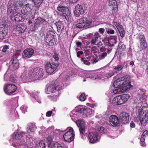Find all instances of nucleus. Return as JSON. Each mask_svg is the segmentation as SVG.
Wrapping results in <instances>:
<instances>
[{"label":"nucleus","mask_w":148,"mask_h":148,"mask_svg":"<svg viewBox=\"0 0 148 148\" xmlns=\"http://www.w3.org/2000/svg\"><path fill=\"white\" fill-rule=\"evenodd\" d=\"M139 117L137 118L140 121L141 125L145 126L148 121V106L142 107L139 111Z\"/></svg>","instance_id":"f257e3e1"},{"label":"nucleus","mask_w":148,"mask_h":148,"mask_svg":"<svg viewBox=\"0 0 148 148\" xmlns=\"http://www.w3.org/2000/svg\"><path fill=\"white\" fill-rule=\"evenodd\" d=\"M130 97L129 95L124 94L114 97L112 101V103L115 104L120 105L124 104Z\"/></svg>","instance_id":"f03ea898"},{"label":"nucleus","mask_w":148,"mask_h":148,"mask_svg":"<svg viewBox=\"0 0 148 148\" xmlns=\"http://www.w3.org/2000/svg\"><path fill=\"white\" fill-rule=\"evenodd\" d=\"M29 74L31 78H40L43 75L44 71L42 69L36 67L34 68L32 71H29Z\"/></svg>","instance_id":"7ed1b4c3"},{"label":"nucleus","mask_w":148,"mask_h":148,"mask_svg":"<svg viewBox=\"0 0 148 148\" xmlns=\"http://www.w3.org/2000/svg\"><path fill=\"white\" fill-rule=\"evenodd\" d=\"M75 136V134L73 129L71 127L63 135V137L66 142H71L74 140Z\"/></svg>","instance_id":"20e7f679"},{"label":"nucleus","mask_w":148,"mask_h":148,"mask_svg":"<svg viewBox=\"0 0 148 148\" xmlns=\"http://www.w3.org/2000/svg\"><path fill=\"white\" fill-rule=\"evenodd\" d=\"M87 8V5L86 4L84 3L82 5L77 4L75 6L74 13L76 16H79L80 14H84Z\"/></svg>","instance_id":"39448f33"},{"label":"nucleus","mask_w":148,"mask_h":148,"mask_svg":"<svg viewBox=\"0 0 148 148\" xmlns=\"http://www.w3.org/2000/svg\"><path fill=\"white\" fill-rule=\"evenodd\" d=\"M57 10L62 13V16L64 17L66 20H69L71 16V13L67 7L59 5L57 7Z\"/></svg>","instance_id":"423d86ee"},{"label":"nucleus","mask_w":148,"mask_h":148,"mask_svg":"<svg viewBox=\"0 0 148 148\" xmlns=\"http://www.w3.org/2000/svg\"><path fill=\"white\" fill-rule=\"evenodd\" d=\"M17 87L14 84H9L6 85L4 88L5 93L8 95H11L17 89Z\"/></svg>","instance_id":"0eeeda50"},{"label":"nucleus","mask_w":148,"mask_h":148,"mask_svg":"<svg viewBox=\"0 0 148 148\" xmlns=\"http://www.w3.org/2000/svg\"><path fill=\"white\" fill-rule=\"evenodd\" d=\"M25 134V133L23 132H16L13 134V136L15 140H21L20 145H23L25 143V140L23 138Z\"/></svg>","instance_id":"6e6552de"},{"label":"nucleus","mask_w":148,"mask_h":148,"mask_svg":"<svg viewBox=\"0 0 148 148\" xmlns=\"http://www.w3.org/2000/svg\"><path fill=\"white\" fill-rule=\"evenodd\" d=\"M108 5L109 7L112 8V15H114L118 11V5L116 1L115 0H109Z\"/></svg>","instance_id":"1a4fd4ad"},{"label":"nucleus","mask_w":148,"mask_h":148,"mask_svg":"<svg viewBox=\"0 0 148 148\" xmlns=\"http://www.w3.org/2000/svg\"><path fill=\"white\" fill-rule=\"evenodd\" d=\"M98 135L97 133L91 132L89 133L88 138L90 143L93 144L98 141Z\"/></svg>","instance_id":"9d476101"},{"label":"nucleus","mask_w":148,"mask_h":148,"mask_svg":"<svg viewBox=\"0 0 148 148\" xmlns=\"http://www.w3.org/2000/svg\"><path fill=\"white\" fill-rule=\"evenodd\" d=\"M57 68V66L55 64L47 63L45 65V69L47 72L51 73L54 72Z\"/></svg>","instance_id":"9b49d317"},{"label":"nucleus","mask_w":148,"mask_h":148,"mask_svg":"<svg viewBox=\"0 0 148 148\" xmlns=\"http://www.w3.org/2000/svg\"><path fill=\"white\" fill-rule=\"evenodd\" d=\"M129 118L128 114L125 112H122L120 114L119 119L122 123L126 124L129 123Z\"/></svg>","instance_id":"f8f14e48"},{"label":"nucleus","mask_w":148,"mask_h":148,"mask_svg":"<svg viewBox=\"0 0 148 148\" xmlns=\"http://www.w3.org/2000/svg\"><path fill=\"white\" fill-rule=\"evenodd\" d=\"M21 11L22 14L25 15V17L27 19H32L34 17V15H33L32 12H30L29 10L25 6L22 8Z\"/></svg>","instance_id":"ddd939ff"},{"label":"nucleus","mask_w":148,"mask_h":148,"mask_svg":"<svg viewBox=\"0 0 148 148\" xmlns=\"http://www.w3.org/2000/svg\"><path fill=\"white\" fill-rule=\"evenodd\" d=\"M48 20L42 17H38L35 20L34 26L40 27L41 25H46L48 23Z\"/></svg>","instance_id":"4468645a"},{"label":"nucleus","mask_w":148,"mask_h":148,"mask_svg":"<svg viewBox=\"0 0 148 148\" xmlns=\"http://www.w3.org/2000/svg\"><path fill=\"white\" fill-rule=\"evenodd\" d=\"M34 53V50L32 48H27L23 52V57L25 59L31 57Z\"/></svg>","instance_id":"2eb2a0df"},{"label":"nucleus","mask_w":148,"mask_h":148,"mask_svg":"<svg viewBox=\"0 0 148 148\" xmlns=\"http://www.w3.org/2000/svg\"><path fill=\"white\" fill-rule=\"evenodd\" d=\"M15 13H12L10 16L12 20H14L16 22H18L20 21H23L25 20V18L22 16V15L19 14L17 13L15 15Z\"/></svg>","instance_id":"dca6fc26"},{"label":"nucleus","mask_w":148,"mask_h":148,"mask_svg":"<svg viewBox=\"0 0 148 148\" xmlns=\"http://www.w3.org/2000/svg\"><path fill=\"white\" fill-rule=\"evenodd\" d=\"M109 119L110 123L113 127L117 126L119 123V119L116 115H112L110 116Z\"/></svg>","instance_id":"f3484780"},{"label":"nucleus","mask_w":148,"mask_h":148,"mask_svg":"<svg viewBox=\"0 0 148 148\" xmlns=\"http://www.w3.org/2000/svg\"><path fill=\"white\" fill-rule=\"evenodd\" d=\"M88 23L87 18L83 17L79 19L78 23L76 25V26L78 28H82L84 26H86Z\"/></svg>","instance_id":"a211bd4d"},{"label":"nucleus","mask_w":148,"mask_h":148,"mask_svg":"<svg viewBox=\"0 0 148 148\" xmlns=\"http://www.w3.org/2000/svg\"><path fill=\"white\" fill-rule=\"evenodd\" d=\"M101 36L98 32L92 33L91 36V40L90 41L91 44L92 45H96V43L100 38Z\"/></svg>","instance_id":"6ab92c4d"},{"label":"nucleus","mask_w":148,"mask_h":148,"mask_svg":"<svg viewBox=\"0 0 148 148\" xmlns=\"http://www.w3.org/2000/svg\"><path fill=\"white\" fill-rule=\"evenodd\" d=\"M139 39L140 46V47L138 46V47L140 51H142L147 47V43L144 36L142 38H140Z\"/></svg>","instance_id":"aec40b11"},{"label":"nucleus","mask_w":148,"mask_h":148,"mask_svg":"<svg viewBox=\"0 0 148 148\" xmlns=\"http://www.w3.org/2000/svg\"><path fill=\"white\" fill-rule=\"evenodd\" d=\"M3 27L0 28V39H4L7 34V27H5V25H3Z\"/></svg>","instance_id":"412c9836"},{"label":"nucleus","mask_w":148,"mask_h":148,"mask_svg":"<svg viewBox=\"0 0 148 148\" xmlns=\"http://www.w3.org/2000/svg\"><path fill=\"white\" fill-rule=\"evenodd\" d=\"M16 10L15 4L11 3L9 4L8 7L7 12L9 14H12L15 12L16 13Z\"/></svg>","instance_id":"4be33fe9"},{"label":"nucleus","mask_w":148,"mask_h":148,"mask_svg":"<svg viewBox=\"0 0 148 148\" xmlns=\"http://www.w3.org/2000/svg\"><path fill=\"white\" fill-rule=\"evenodd\" d=\"M11 62L10 67L12 70L17 69L19 67V63L18 60H13Z\"/></svg>","instance_id":"5701e85b"},{"label":"nucleus","mask_w":148,"mask_h":148,"mask_svg":"<svg viewBox=\"0 0 148 148\" xmlns=\"http://www.w3.org/2000/svg\"><path fill=\"white\" fill-rule=\"evenodd\" d=\"M122 87L124 88L127 90L128 89L131 88L132 86L131 85L130 82L129 80H126L122 82Z\"/></svg>","instance_id":"b1692460"},{"label":"nucleus","mask_w":148,"mask_h":148,"mask_svg":"<svg viewBox=\"0 0 148 148\" xmlns=\"http://www.w3.org/2000/svg\"><path fill=\"white\" fill-rule=\"evenodd\" d=\"M16 30L20 33H23L27 29L26 26L24 25H19L16 28Z\"/></svg>","instance_id":"393cba45"},{"label":"nucleus","mask_w":148,"mask_h":148,"mask_svg":"<svg viewBox=\"0 0 148 148\" xmlns=\"http://www.w3.org/2000/svg\"><path fill=\"white\" fill-rule=\"evenodd\" d=\"M55 24L57 28L58 32H60L63 29L64 26L62 21H59L56 23Z\"/></svg>","instance_id":"a878e982"},{"label":"nucleus","mask_w":148,"mask_h":148,"mask_svg":"<svg viewBox=\"0 0 148 148\" xmlns=\"http://www.w3.org/2000/svg\"><path fill=\"white\" fill-rule=\"evenodd\" d=\"M23 0H14V4H15L16 8L17 9L21 8L23 6Z\"/></svg>","instance_id":"bb28decb"},{"label":"nucleus","mask_w":148,"mask_h":148,"mask_svg":"<svg viewBox=\"0 0 148 148\" xmlns=\"http://www.w3.org/2000/svg\"><path fill=\"white\" fill-rule=\"evenodd\" d=\"M113 22L118 29L119 33L124 30L123 27L121 24L116 21H113Z\"/></svg>","instance_id":"cd10ccee"},{"label":"nucleus","mask_w":148,"mask_h":148,"mask_svg":"<svg viewBox=\"0 0 148 148\" xmlns=\"http://www.w3.org/2000/svg\"><path fill=\"white\" fill-rule=\"evenodd\" d=\"M127 67V66L126 65H124L120 64H119L117 66H116L114 68V69L118 71H120L123 69H126Z\"/></svg>","instance_id":"c85d7f7f"},{"label":"nucleus","mask_w":148,"mask_h":148,"mask_svg":"<svg viewBox=\"0 0 148 148\" xmlns=\"http://www.w3.org/2000/svg\"><path fill=\"white\" fill-rule=\"evenodd\" d=\"M122 82L117 81V79L115 80L113 83V86L115 88H119L122 87Z\"/></svg>","instance_id":"c756f323"},{"label":"nucleus","mask_w":148,"mask_h":148,"mask_svg":"<svg viewBox=\"0 0 148 148\" xmlns=\"http://www.w3.org/2000/svg\"><path fill=\"white\" fill-rule=\"evenodd\" d=\"M108 42L111 45H114L117 42L116 37L113 36L111 37L109 39Z\"/></svg>","instance_id":"7c9ffc66"},{"label":"nucleus","mask_w":148,"mask_h":148,"mask_svg":"<svg viewBox=\"0 0 148 148\" xmlns=\"http://www.w3.org/2000/svg\"><path fill=\"white\" fill-rule=\"evenodd\" d=\"M77 124L79 128L85 127L84 122L81 120H78L77 121Z\"/></svg>","instance_id":"2f4dec72"},{"label":"nucleus","mask_w":148,"mask_h":148,"mask_svg":"<svg viewBox=\"0 0 148 148\" xmlns=\"http://www.w3.org/2000/svg\"><path fill=\"white\" fill-rule=\"evenodd\" d=\"M32 1L34 3L36 6L37 8H39L43 1L41 0H32Z\"/></svg>","instance_id":"473e14b6"},{"label":"nucleus","mask_w":148,"mask_h":148,"mask_svg":"<svg viewBox=\"0 0 148 148\" xmlns=\"http://www.w3.org/2000/svg\"><path fill=\"white\" fill-rule=\"evenodd\" d=\"M56 89V88L54 85H51L47 88V91L51 93H53L55 92Z\"/></svg>","instance_id":"72a5a7b5"},{"label":"nucleus","mask_w":148,"mask_h":148,"mask_svg":"<svg viewBox=\"0 0 148 148\" xmlns=\"http://www.w3.org/2000/svg\"><path fill=\"white\" fill-rule=\"evenodd\" d=\"M37 148H45V145L43 141L41 140L37 144Z\"/></svg>","instance_id":"f704fd0d"},{"label":"nucleus","mask_w":148,"mask_h":148,"mask_svg":"<svg viewBox=\"0 0 148 148\" xmlns=\"http://www.w3.org/2000/svg\"><path fill=\"white\" fill-rule=\"evenodd\" d=\"M52 141L53 139L51 136H49L47 138V143L48 144V147H49L52 144L53 142Z\"/></svg>","instance_id":"c9c22d12"},{"label":"nucleus","mask_w":148,"mask_h":148,"mask_svg":"<svg viewBox=\"0 0 148 148\" xmlns=\"http://www.w3.org/2000/svg\"><path fill=\"white\" fill-rule=\"evenodd\" d=\"M56 42V40L54 38L51 39V40L49 41L47 43V44L49 46H53L55 45Z\"/></svg>","instance_id":"e433bc0d"},{"label":"nucleus","mask_w":148,"mask_h":148,"mask_svg":"<svg viewBox=\"0 0 148 148\" xmlns=\"http://www.w3.org/2000/svg\"><path fill=\"white\" fill-rule=\"evenodd\" d=\"M51 148H64V147L61 146L60 144L57 142L54 143L51 146Z\"/></svg>","instance_id":"4c0bfd02"},{"label":"nucleus","mask_w":148,"mask_h":148,"mask_svg":"<svg viewBox=\"0 0 148 148\" xmlns=\"http://www.w3.org/2000/svg\"><path fill=\"white\" fill-rule=\"evenodd\" d=\"M145 137L144 135H142L141 136L140 144L142 146H145V144L144 142Z\"/></svg>","instance_id":"58836bf2"},{"label":"nucleus","mask_w":148,"mask_h":148,"mask_svg":"<svg viewBox=\"0 0 148 148\" xmlns=\"http://www.w3.org/2000/svg\"><path fill=\"white\" fill-rule=\"evenodd\" d=\"M10 48V46L9 45H5L3 47L2 51L5 54H7L9 53L8 51H7V50L9 49Z\"/></svg>","instance_id":"ea45409f"},{"label":"nucleus","mask_w":148,"mask_h":148,"mask_svg":"<svg viewBox=\"0 0 148 148\" xmlns=\"http://www.w3.org/2000/svg\"><path fill=\"white\" fill-rule=\"evenodd\" d=\"M34 126L32 124H30L29 125V127L28 128V132H33L34 131Z\"/></svg>","instance_id":"a19ab883"},{"label":"nucleus","mask_w":148,"mask_h":148,"mask_svg":"<svg viewBox=\"0 0 148 148\" xmlns=\"http://www.w3.org/2000/svg\"><path fill=\"white\" fill-rule=\"evenodd\" d=\"M130 78V75H128L118 79L117 81H120L121 82H123V81L125 79H126L127 78Z\"/></svg>","instance_id":"79ce46f5"},{"label":"nucleus","mask_w":148,"mask_h":148,"mask_svg":"<svg viewBox=\"0 0 148 148\" xmlns=\"http://www.w3.org/2000/svg\"><path fill=\"white\" fill-rule=\"evenodd\" d=\"M75 109L76 112H78L82 113V112L84 113V112L85 108H81V107H76Z\"/></svg>","instance_id":"37998d69"},{"label":"nucleus","mask_w":148,"mask_h":148,"mask_svg":"<svg viewBox=\"0 0 148 148\" xmlns=\"http://www.w3.org/2000/svg\"><path fill=\"white\" fill-rule=\"evenodd\" d=\"M86 99L85 94L84 93H82L79 97V100L82 101H84Z\"/></svg>","instance_id":"c03bdc74"},{"label":"nucleus","mask_w":148,"mask_h":148,"mask_svg":"<svg viewBox=\"0 0 148 148\" xmlns=\"http://www.w3.org/2000/svg\"><path fill=\"white\" fill-rule=\"evenodd\" d=\"M24 6L29 10V11H30V10H32L33 8V5L32 4L29 3H27Z\"/></svg>","instance_id":"a18cd8bd"},{"label":"nucleus","mask_w":148,"mask_h":148,"mask_svg":"<svg viewBox=\"0 0 148 148\" xmlns=\"http://www.w3.org/2000/svg\"><path fill=\"white\" fill-rule=\"evenodd\" d=\"M86 114V115H90L92 113L91 109L88 108L85 109L84 112Z\"/></svg>","instance_id":"49530a36"},{"label":"nucleus","mask_w":148,"mask_h":148,"mask_svg":"<svg viewBox=\"0 0 148 148\" xmlns=\"http://www.w3.org/2000/svg\"><path fill=\"white\" fill-rule=\"evenodd\" d=\"M79 131L80 134L82 135L83 134L85 131V127H79Z\"/></svg>","instance_id":"de8ad7c7"},{"label":"nucleus","mask_w":148,"mask_h":148,"mask_svg":"<svg viewBox=\"0 0 148 148\" xmlns=\"http://www.w3.org/2000/svg\"><path fill=\"white\" fill-rule=\"evenodd\" d=\"M53 38H54L53 37H52L49 35H47L45 39V41L47 43H48L49 41H50L51 40V39H52Z\"/></svg>","instance_id":"09e8293b"},{"label":"nucleus","mask_w":148,"mask_h":148,"mask_svg":"<svg viewBox=\"0 0 148 148\" xmlns=\"http://www.w3.org/2000/svg\"><path fill=\"white\" fill-rule=\"evenodd\" d=\"M19 55V54L18 53H16L14 54L13 55L12 58L11 60V62H12L13 60H17V58L18 57Z\"/></svg>","instance_id":"8fccbe9b"},{"label":"nucleus","mask_w":148,"mask_h":148,"mask_svg":"<svg viewBox=\"0 0 148 148\" xmlns=\"http://www.w3.org/2000/svg\"><path fill=\"white\" fill-rule=\"evenodd\" d=\"M81 61L83 62L86 65H89L90 64V62L86 59H84V58H82L81 59Z\"/></svg>","instance_id":"3c124183"},{"label":"nucleus","mask_w":148,"mask_h":148,"mask_svg":"<svg viewBox=\"0 0 148 148\" xmlns=\"http://www.w3.org/2000/svg\"><path fill=\"white\" fill-rule=\"evenodd\" d=\"M107 55V53L105 52L102 53L100 56L99 58L101 59H103L105 58Z\"/></svg>","instance_id":"603ef678"},{"label":"nucleus","mask_w":148,"mask_h":148,"mask_svg":"<svg viewBox=\"0 0 148 148\" xmlns=\"http://www.w3.org/2000/svg\"><path fill=\"white\" fill-rule=\"evenodd\" d=\"M119 88L120 94L123 93L125 91L127 90L125 89V88H123V87H121Z\"/></svg>","instance_id":"864d4df0"},{"label":"nucleus","mask_w":148,"mask_h":148,"mask_svg":"<svg viewBox=\"0 0 148 148\" xmlns=\"http://www.w3.org/2000/svg\"><path fill=\"white\" fill-rule=\"evenodd\" d=\"M55 33L52 30L49 31V32L47 33V35H49L52 37L54 38V34Z\"/></svg>","instance_id":"5fc2aeb1"},{"label":"nucleus","mask_w":148,"mask_h":148,"mask_svg":"<svg viewBox=\"0 0 148 148\" xmlns=\"http://www.w3.org/2000/svg\"><path fill=\"white\" fill-rule=\"evenodd\" d=\"M114 74V73H106L105 75L106 76V77L108 78H109L111 77Z\"/></svg>","instance_id":"6e6d98bb"},{"label":"nucleus","mask_w":148,"mask_h":148,"mask_svg":"<svg viewBox=\"0 0 148 148\" xmlns=\"http://www.w3.org/2000/svg\"><path fill=\"white\" fill-rule=\"evenodd\" d=\"M119 33L122 38H123L125 37V32L124 30L122 31H121Z\"/></svg>","instance_id":"4d7b16f0"},{"label":"nucleus","mask_w":148,"mask_h":148,"mask_svg":"<svg viewBox=\"0 0 148 148\" xmlns=\"http://www.w3.org/2000/svg\"><path fill=\"white\" fill-rule=\"evenodd\" d=\"M98 31L101 34L103 35L105 32V29L103 28H100L99 29Z\"/></svg>","instance_id":"13d9d810"},{"label":"nucleus","mask_w":148,"mask_h":148,"mask_svg":"<svg viewBox=\"0 0 148 148\" xmlns=\"http://www.w3.org/2000/svg\"><path fill=\"white\" fill-rule=\"evenodd\" d=\"M52 113V112L51 111H48L46 113V116L47 117H50Z\"/></svg>","instance_id":"bf43d9fd"},{"label":"nucleus","mask_w":148,"mask_h":148,"mask_svg":"<svg viewBox=\"0 0 148 148\" xmlns=\"http://www.w3.org/2000/svg\"><path fill=\"white\" fill-rule=\"evenodd\" d=\"M53 57L56 61H58L59 60L58 55L57 53H55L54 54L53 56Z\"/></svg>","instance_id":"052dcab7"},{"label":"nucleus","mask_w":148,"mask_h":148,"mask_svg":"<svg viewBox=\"0 0 148 148\" xmlns=\"http://www.w3.org/2000/svg\"><path fill=\"white\" fill-rule=\"evenodd\" d=\"M107 33L108 34H113L114 33V31L112 29H110L107 31Z\"/></svg>","instance_id":"680f3d73"},{"label":"nucleus","mask_w":148,"mask_h":148,"mask_svg":"<svg viewBox=\"0 0 148 148\" xmlns=\"http://www.w3.org/2000/svg\"><path fill=\"white\" fill-rule=\"evenodd\" d=\"M119 88H118L114 90L113 92L114 94H119Z\"/></svg>","instance_id":"e2e57ef3"},{"label":"nucleus","mask_w":148,"mask_h":148,"mask_svg":"<svg viewBox=\"0 0 148 148\" xmlns=\"http://www.w3.org/2000/svg\"><path fill=\"white\" fill-rule=\"evenodd\" d=\"M126 48L125 45L123 44L121 47V49L122 51H125L126 49Z\"/></svg>","instance_id":"0e129e2a"},{"label":"nucleus","mask_w":148,"mask_h":148,"mask_svg":"<svg viewBox=\"0 0 148 148\" xmlns=\"http://www.w3.org/2000/svg\"><path fill=\"white\" fill-rule=\"evenodd\" d=\"M106 48L105 47L102 46L100 48V51L101 52H103L105 51L106 50Z\"/></svg>","instance_id":"69168bd1"},{"label":"nucleus","mask_w":148,"mask_h":148,"mask_svg":"<svg viewBox=\"0 0 148 148\" xmlns=\"http://www.w3.org/2000/svg\"><path fill=\"white\" fill-rule=\"evenodd\" d=\"M83 53V52L82 51H78L77 52V56L78 57H79L80 55H82Z\"/></svg>","instance_id":"338daca9"},{"label":"nucleus","mask_w":148,"mask_h":148,"mask_svg":"<svg viewBox=\"0 0 148 148\" xmlns=\"http://www.w3.org/2000/svg\"><path fill=\"white\" fill-rule=\"evenodd\" d=\"M142 135H144L146 137L148 135V131L147 130L145 131L143 133Z\"/></svg>","instance_id":"774afa93"}]
</instances>
